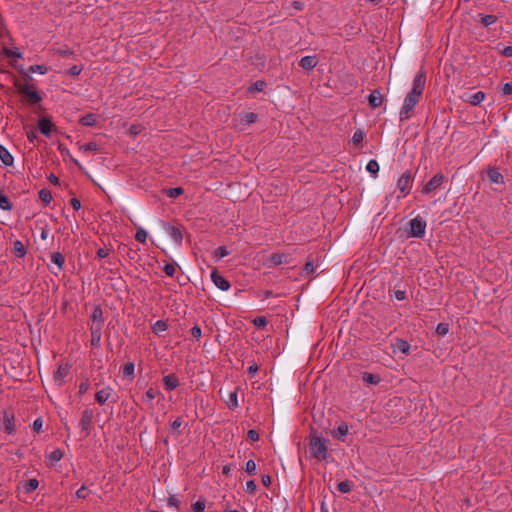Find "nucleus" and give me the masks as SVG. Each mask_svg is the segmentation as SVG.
Here are the masks:
<instances>
[{
	"instance_id": "nucleus-1",
	"label": "nucleus",
	"mask_w": 512,
	"mask_h": 512,
	"mask_svg": "<svg viewBox=\"0 0 512 512\" xmlns=\"http://www.w3.org/2000/svg\"><path fill=\"white\" fill-rule=\"evenodd\" d=\"M426 85V73L423 69L415 75L411 91L405 96L403 105L399 113L400 122L410 119L413 115V109L422 98Z\"/></svg>"
},
{
	"instance_id": "nucleus-2",
	"label": "nucleus",
	"mask_w": 512,
	"mask_h": 512,
	"mask_svg": "<svg viewBox=\"0 0 512 512\" xmlns=\"http://www.w3.org/2000/svg\"><path fill=\"white\" fill-rule=\"evenodd\" d=\"M309 450L313 458L327 461L330 458L327 440L320 435H311Z\"/></svg>"
},
{
	"instance_id": "nucleus-3",
	"label": "nucleus",
	"mask_w": 512,
	"mask_h": 512,
	"mask_svg": "<svg viewBox=\"0 0 512 512\" xmlns=\"http://www.w3.org/2000/svg\"><path fill=\"white\" fill-rule=\"evenodd\" d=\"M14 86L17 88L18 92L28 98L29 104H38L42 101V97L39 92L36 90L34 85H29L27 83H23L18 79H15Z\"/></svg>"
},
{
	"instance_id": "nucleus-4",
	"label": "nucleus",
	"mask_w": 512,
	"mask_h": 512,
	"mask_svg": "<svg viewBox=\"0 0 512 512\" xmlns=\"http://www.w3.org/2000/svg\"><path fill=\"white\" fill-rule=\"evenodd\" d=\"M409 235L412 237L422 238L425 234L426 222L417 216L409 221Z\"/></svg>"
},
{
	"instance_id": "nucleus-5",
	"label": "nucleus",
	"mask_w": 512,
	"mask_h": 512,
	"mask_svg": "<svg viewBox=\"0 0 512 512\" xmlns=\"http://www.w3.org/2000/svg\"><path fill=\"white\" fill-rule=\"evenodd\" d=\"M93 417L94 412L90 408H86L82 413L79 425L81 427V432L84 434V437L89 436L91 433Z\"/></svg>"
},
{
	"instance_id": "nucleus-6",
	"label": "nucleus",
	"mask_w": 512,
	"mask_h": 512,
	"mask_svg": "<svg viewBox=\"0 0 512 512\" xmlns=\"http://www.w3.org/2000/svg\"><path fill=\"white\" fill-rule=\"evenodd\" d=\"M445 180V176L442 173L435 174L422 188L423 194H430L432 191L439 188Z\"/></svg>"
},
{
	"instance_id": "nucleus-7",
	"label": "nucleus",
	"mask_w": 512,
	"mask_h": 512,
	"mask_svg": "<svg viewBox=\"0 0 512 512\" xmlns=\"http://www.w3.org/2000/svg\"><path fill=\"white\" fill-rule=\"evenodd\" d=\"M412 182V173L410 170L405 171L397 181V187L406 196L409 193Z\"/></svg>"
},
{
	"instance_id": "nucleus-8",
	"label": "nucleus",
	"mask_w": 512,
	"mask_h": 512,
	"mask_svg": "<svg viewBox=\"0 0 512 512\" xmlns=\"http://www.w3.org/2000/svg\"><path fill=\"white\" fill-rule=\"evenodd\" d=\"M211 280L222 291H227L230 288V283L226 280L218 270L215 268L211 272Z\"/></svg>"
},
{
	"instance_id": "nucleus-9",
	"label": "nucleus",
	"mask_w": 512,
	"mask_h": 512,
	"mask_svg": "<svg viewBox=\"0 0 512 512\" xmlns=\"http://www.w3.org/2000/svg\"><path fill=\"white\" fill-rule=\"evenodd\" d=\"M319 63L318 57L316 55L313 56H304L299 61V65L301 68L305 70H312L314 69Z\"/></svg>"
},
{
	"instance_id": "nucleus-10",
	"label": "nucleus",
	"mask_w": 512,
	"mask_h": 512,
	"mask_svg": "<svg viewBox=\"0 0 512 512\" xmlns=\"http://www.w3.org/2000/svg\"><path fill=\"white\" fill-rule=\"evenodd\" d=\"M369 106L373 109L380 107L383 103V96L379 90H374L368 96Z\"/></svg>"
},
{
	"instance_id": "nucleus-11",
	"label": "nucleus",
	"mask_w": 512,
	"mask_h": 512,
	"mask_svg": "<svg viewBox=\"0 0 512 512\" xmlns=\"http://www.w3.org/2000/svg\"><path fill=\"white\" fill-rule=\"evenodd\" d=\"M101 325L93 324L90 328L91 330V345L93 347H99L101 342Z\"/></svg>"
},
{
	"instance_id": "nucleus-12",
	"label": "nucleus",
	"mask_w": 512,
	"mask_h": 512,
	"mask_svg": "<svg viewBox=\"0 0 512 512\" xmlns=\"http://www.w3.org/2000/svg\"><path fill=\"white\" fill-rule=\"evenodd\" d=\"M53 127H54V124L52 123V121L49 118L44 117V118H40L38 120V128H39L40 132L45 136L50 135Z\"/></svg>"
},
{
	"instance_id": "nucleus-13",
	"label": "nucleus",
	"mask_w": 512,
	"mask_h": 512,
	"mask_svg": "<svg viewBox=\"0 0 512 512\" xmlns=\"http://www.w3.org/2000/svg\"><path fill=\"white\" fill-rule=\"evenodd\" d=\"M113 389L111 387H105L100 391L96 392L95 400L98 404L104 405L106 401L110 398Z\"/></svg>"
},
{
	"instance_id": "nucleus-14",
	"label": "nucleus",
	"mask_w": 512,
	"mask_h": 512,
	"mask_svg": "<svg viewBox=\"0 0 512 512\" xmlns=\"http://www.w3.org/2000/svg\"><path fill=\"white\" fill-rule=\"evenodd\" d=\"M165 389L168 391L174 390L179 386V380L175 374H169L163 377Z\"/></svg>"
},
{
	"instance_id": "nucleus-15",
	"label": "nucleus",
	"mask_w": 512,
	"mask_h": 512,
	"mask_svg": "<svg viewBox=\"0 0 512 512\" xmlns=\"http://www.w3.org/2000/svg\"><path fill=\"white\" fill-rule=\"evenodd\" d=\"M487 176L492 183L500 184L503 183V175L495 167L488 169Z\"/></svg>"
},
{
	"instance_id": "nucleus-16",
	"label": "nucleus",
	"mask_w": 512,
	"mask_h": 512,
	"mask_svg": "<svg viewBox=\"0 0 512 512\" xmlns=\"http://www.w3.org/2000/svg\"><path fill=\"white\" fill-rule=\"evenodd\" d=\"M271 265L279 266L283 263H288V255L285 253H274L269 257Z\"/></svg>"
},
{
	"instance_id": "nucleus-17",
	"label": "nucleus",
	"mask_w": 512,
	"mask_h": 512,
	"mask_svg": "<svg viewBox=\"0 0 512 512\" xmlns=\"http://www.w3.org/2000/svg\"><path fill=\"white\" fill-rule=\"evenodd\" d=\"M12 253L15 257L23 258L27 253L26 246L20 240H16L13 244Z\"/></svg>"
},
{
	"instance_id": "nucleus-18",
	"label": "nucleus",
	"mask_w": 512,
	"mask_h": 512,
	"mask_svg": "<svg viewBox=\"0 0 512 512\" xmlns=\"http://www.w3.org/2000/svg\"><path fill=\"white\" fill-rule=\"evenodd\" d=\"M3 418H4V424H5V431L8 434L13 433L15 431L13 414L5 411Z\"/></svg>"
},
{
	"instance_id": "nucleus-19",
	"label": "nucleus",
	"mask_w": 512,
	"mask_h": 512,
	"mask_svg": "<svg viewBox=\"0 0 512 512\" xmlns=\"http://www.w3.org/2000/svg\"><path fill=\"white\" fill-rule=\"evenodd\" d=\"M0 160L5 166H11L14 160L13 156L3 145H0Z\"/></svg>"
},
{
	"instance_id": "nucleus-20",
	"label": "nucleus",
	"mask_w": 512,
	"mask_h": 512,
	"mask_svg": "<svg viewBox=\"0 0 512 512\" xmlns=\"http://www.w3.org/2000/svg\"><path fill=\"white\" fill-rule=\"evenodd\" d=\"M168 233L170 237L177 243L181 244L183 240L182 231L179 227L176 226H169L168 227Z\"/></svg>"
},
{
	"instance_id": "nucleus-21",
	"label": "nucleus",
	"mask_w": 512,
	"mask_h": 512,
	"mask_svg": "<svg viewBox=\"0 0 512 512\" xmlns=\"http://www.w3.org/2000/svg\"><path fill=\"white\" fill-rule=\"evenodd\" d=\"M69 368L67 365H60L54 373V380L59 382V385L63 383L64 378L67 376Z\"/></svg>"
},
{
	"instance_id": "nucleus-22",
	"label": "nucleus",
	"mask_w": 512,
	"mask_h": 512,
	"mask_svg": "<svg viewBox=\"0 0 512 512\" xmlns=\"http://www.w3.org/2000/svg\"><path fill=\"white\" fill-rule=\"evenodd\" d=\"M348 431H349L348 425L346 423H341L337 427V429L332 431V436L339 440H343V438L348 434Z\"/></svg>"
},
{
	"instance_id": "nucleus-23",
	"label": "nucleus",
	"mask_w": 512,
	"mask_h": 512,
	"mask_svg": "<svg viewBox=\"0 0 512 512\" xmlns=\"http://www.w3.org/2000/svg\"><path fill=\"white\" fill-rule=\"evenodd\" d=\"M91 320L93 321V324H99L103 325V311L100 306H95L91 315Z\"/></svg>"
},
{
	"instance_id": "nucleus-24",
	"label": "nucleus",
	"mask_w": 512,
	"mask_h": 512,
	"mask_svg": "<svg viewBox=\"0 0 512 512\" xmlns=\"http://www.w3.org/2000/svg\"><path fill=\"white\" fill-rule=\"evenodd\" d=\"M51 261L57 265L58 272L63 270L64 263H65V257L60 252H53L51 254Z\"/></svg>"
},
{
	"instance_id": "nucleus-25",
	"label": "nucleus",
	"mask_w": 512,
	"mask_h": 512,
	"mask_svg": "<svg viewBox=\"0 0 512 512\" xmlns=\"http://www.w3.org/2000/svg\"><path fill=\"white\" fill-rule=\"evenodd\" d=\"M362 380L368 384L377 385L380 383L381 378L379 375L372 374L369 372H363L362 373Z\"/></svg>"
},
{
	"instance_id": "nucleus-26",
	"label": "nucleus",
	"mask_w": 512,
	"mask_h": 512,
	"mask_svg": "<svg viewBox=\"0 0 512 512\" xmlns=\"http://www.w3.org/2000/svg\"><path fill=\"white\" fill-rule=\"evenodd\" d=\"M39 486V481L35 478L29 479L22 484V488L26 493L35 491Z\"/></svg>"
},
{
	"instance_id": "nucleus-27",
	"label": "nucleus",
	"mask_w": 512,
	"mask_h": 512,
	"mask_svg": "<svg viewBox=\"0 0 512 512\" xmlns=\"http://www.w3.org/2000/svg\"><path fill=\"white\" fill-rule=\"evenodd\" d=\"M79 123L83 126H94L96 124V116L92 113L86 114L79 119Z\"/></svg>"
},
{
	"instance_id": "nucleus-28",
	"label": "nucleus",
	"mask_w": 512,
	"mask_h": 512,
	"mask_svg": "<svg viewBox=\"0 0 512 512\" xmlns=\"http://www.w3.org/2000/svg\"><path fill=\"white\" fill-rule=\"evenodd\" d=\"M237 391L238 388H236L233 392H230L228 396L227 406L231 410H234L238 407Z\"/></svg>"
},
{
	"instance_id": "nucleus-29",
	"label": "nucleus",
	"mask_w": 512,
	"mask_h": 512,
	"mask_svg": "<svg viewBox=\"0 0 512 512\" xmlns=\"http://www.w3.org/2000/svg\"><path fill=\"white\" fill-rule=\"evenodd\" d=\"M395 348L404 354H408L410 350V344L403 339H397L395 343Z\"/></svg>"
},
{
	"instance_id": "nucleus-30",
	"label": "nucleus",
	"mask_w": 512,
	"mask_h": 512,
	"mask_svg": "<svg viewBox=\"0 0 512 512\" xmlns=\"http://www.w3.org/2000/svg\"><path fill=\"white\" fill-rule=\"evenodd\" d=\"M0 208L2 210H11L12 209V203L10 199L3 193V191L0 189Z\"/></svg>"
},
{
	"instance_id": "nucleus-31",
	"label": "nucleus",
	"mask_w": 512,
	"mask_h": 512,
	"mask_svg": "<svg viewBox=\"0 0 512 512\" xmlns=\"http://www.w3.org/2000/svg\"><path fill=\"white\" fill-rule=\"evenodd\" d=\"M485 98V93L478 91L469 97V103L476 106L479 105Z\"/></svg>"
},
{
	"instance_id": "nucleus-32",
	"label": "nucleus",
	"mask_w": 512,
	"mask_h": 512,
	"mask_svg": "<svg viewBox=\"0 0 512 512\" xmlns=\"http://www.w3.org/2000/svg\"><path fill=\"white\" fill-rule=\"evenodd\" d=\"M168 328V325L165 321L163 320H158L156 321L153 326H152V330L155 334H159L163 331H166Z\"/></svg>"
},
{
	"instance_id": "nucleus-33",
	"label": "nucleus",
	"mask_w": 512,
	"mask_h": 512,
	"mask_svg": "<svg viewBox=\"0 0 512 512\" xmlns=\"http://www.w3.org/2000/svg\"><path fill=\"white\" fill-rule=\"evenodd\" d=\"M497 21V17L495 15L489 14V15H482L480 22L483 26L488 27L492 24H494Z\"/></svg>"
},
{
	"instance_id": "nucleus-34",
	"label": "nucleus",
	"mask_w": 512,
	"mask_h": 512,
	"mask_svg": "<svg viewBox=\"0 0 512 512\" xmlns=\"http://www.w3.org/2000/svg\"><path fill=\"white\" fill-rule=\"evenodd\" d=\"M135 365L132 362H128L123 367V375L128 378H134Z\"/></svg>"
},
{
	"instance_id": "nucleus-35",
	"label": "nucleus",
	"mask_w": 512,
	"mask_h": 512,
	"mask_svg": "<svg viewBox=\"0 0 512 512\" xmlns=\"http://www.w3.org/2000/svg\"><path fill=\"white\" fill-rule=\"evenodd\" d=\"M337 489L341 493H349L352 489V483L349 480H344L337 485Z\"/></svg>"
},
{
	"instance_id": "nucleus-36",
	"label": "nucleus",
	"mask_w": 512,
	"mask_h": 512,
	"mask_svg": "<svg viewBox=\"0 0 512 512\" xmlns=\"http://www.w3.org/2000/svg\"><path fill=\"white\" fill-rule=\"evenodd\" d=\"M39 198L45 204H49L52 200V194L48 189H41L39 191Z\"/></svg>"
},
{
	"instance_id": "nucleus-37",
	"label": "nucleus",
	"mask_w": 512,
	"mask_h": 512,
	"mask_svg": "<svg viewBox=\"0 0 512 512\" xmlns=\"http://www.w3.org/2000/svg\"><path fill=\"white\" fill-rule=\"evenodd\" d=\"M257 118H258V116L256 113L248 112V113H244V115L241 117V121L251 124V123H255L257 121Z\"/></svg>"
},
{
	"instance_id": "nucleus-38",
	"label": "nucleus",
	"mask_w": 512,
	"mask_h": 512,
	"mask_svg": "<svg viewBox=\"0 0 512 512\" xmlns=\"http://www.w3.org/2000/svg\"><path fill=\"white\" fill-rule=\"evenodd\" d=\"M63 456H64L63 451L58 448L50 453L49 459L51 460V462H58L63 458Z\"/></svg>"
},
{
	"instance_id": "nucleus-39",
	"label": "nucleus",
	"mask_w": 512,
	"mask_h": 512,
	"mask_svg": "<svg viewBox=\"0 0 512 512\" xmlns=\"http://www.w3.org/2000/svg\"><path fill=\"white\" fill-rule=\"evenodd\" d=\"M56 53L59 55V56H62V57H70V56H73L74 55V52L73 50H71L69 47L67 46H64V47H61V48H58L56 50Z\"/></svg>"
},
{
	"instance_id": "nucleus-40",
	"label": "nucleus",
	"mask_w": 512,
	"mask_h": 512,
	"mask_svg": "<svg viewBox=\"0 0 512 512\" xmlns=\"http://www.w3.org/2000/svg\"><path fill=\"white\" fill-rule=\"evenodd\" d=\"M166 194H167V196H169L171 198H176V197L180 196L181 194H183V188H181V187L170 188V189L166 190Z\"/></svg>"
},
{
	"instance_id": "nucleus-41",
	"label": "nucleus",
	"mask_w": 512,
	"mask_h": 512,
	"mask_svg": "<svg viewBox=\"0 0 512 512\" xmlns=\"http://www.w3.org/2000/svg\"><path fill=\"white\" fill-rule=\"evenodd\" d=\"M367 171L376 174L379 171V164L376 160H370L366 166Z\"/></svg>"
},
{
	"instance_id": "nucleus-42",
	"label": "nucleus",
	"mask_w": 512,
	"mask_h": 512,
	"mask_svg": "<svg viewBox=\"0 0 512 512\" xmlns=\"http://www.w3.org/2000/svg\"><path fill=\"white\" fill-rule=\"evenodd\" d=\"M135 239L141 243H145L147 239V232L143 228H138L135 234Z\"/></svg>"
},
{
	"instance_id": "nucleus-43",
	"label": "nucleus",
	"mask_w": 512,
	"mask_h": 512,
	"mask_svg": "<svg viewBox=\"0 0 512 512\" xmlns=\"http://www.w3.org/2000/svg\"><path fill=\"white\" fill-rule=\"evenodd\" d=\"M449 332V324L439 323L436 327V333L440 336H444Z\"/></svg>"
},
{
	"instance_id": "nucleus-44",
	"label": "nucleus",
	"mask_w": 512,
	"mask_h": 512,
	"mask_svg": "<svg viewBox=\"0 0 512 512\" xmlns=\"http://www.w3.org/2000/svg\"><path fill=\"white\" fill-rule=\"evenodd\" d=\"M83 152L97 151L98 144L96 142H89L80 147Z\"/></svg>"
},
{
	"instance_id": "nucleus-45",
	"label": "nucleus",
	"mask_w": 512,
	"mask_h": 512,
	"mask_svg": "<svg viewBox=\"0 0 512 512\" xmlns=\"http://www.w3.org/2000/svg\"><path fill=\"white\" fill-rule=\"evenodd\" d=\"M89 491L85 485H82L77 491H76V497L78 499H86L88 497Z\"/></svg>"
},
{
	"instance_id": "nucleus-46",
	"label": "nucleus",
	"mask_w": 512,
	"mask_h": 512,
	"mask_svg": "<svg viewBox=\"0 0 512 512\" xmlns=\"http://www.w3.org/2000/svg\"><path fill=\"white\" fill-rule=\"evenodd\" d=\"M364 133L362 130H356L352 136V142L356 145L360 144L363 141Z\"/></svg>"
},
{
	"instance_id": "nucleus-47",
	"label": "nucleus",
	"mask_w": 512,
	"mask_h": 512,
	"mask_svg": "<svg viewBox=\"0 0 512 512\" xmlns=\"http://www.w3.org/2000/svg\"><path fill=\"white\" fill-rule=\"evenodd\" d=\"M47 71H48L47 67L43 66V65H33V66L29 67V72H32V73L37 72L40 74H45Z\"/></svg>"
},
{
	"instance_id": "nucleus-48",
	"label": "nucleus",
	"mask_w": 512,
	"mask_h": 512,
	"mask_svg": "<svg viewBox=\"0 0 512 512\" xmlns=\"http://www.w3.org/2000/svg\"><path fill=\"white\" fill-rule=\"evenodd\" d=\"M246 472L250 475L256 474V463L253 460H248L246 462Z\"/></svg>"
},
{
	"instance_id": "nucleus-49",
	"label": "nucleus",
	"mask_w": 512,
	"mask_h": 512,
	"mask_svg": "<svg viewBox=\"0 0 512 512\" xmlns=\"http://www.w3.org/2000/svg\"><path fill=\"white\" fill-rule=\"evenodd\" d=\"M163 271L165 272V274L167 276L172 277L175 274V271H176L175 265L171 264V263H167V264L164 265Z\"/></svg>"
},
{
	"instance_id": "nucleus-50",
	"label": "nucleus",
	"mask_w": 512,
	"mask_h": 512,
	"mask_svg": "<svg viewBox=\"0 0 512 512\" xmlns=\"http://www.w3.org/2000/svg\"><path fill=\"white\" fill-rule=\"evenodd\" d=\"M193 512H204L205 510V501L203 500H198L196 501L193 506Z\"/></svg>"
},
{
	"instance_id": "nucleus-51",
	"label": "nucleus",
	"mask_w": 512,
	"mask_h": 512,
	"mask_svg": "<svg viewBox=\"0 0 512 512\" xmlns=\"http://www.w3.org/2000/svg\"><path fill=\"white\" fill-rule=\"evenodd\" d=\"M83 70V66H79V65H74L72 66L69 70H68V74L70 76H78Z\"/></svg>"
},
{
	"instance_id": "nucleus-52",
	"label": "nucleus",
	"mask_w": 512,
	"mask_h": 512,
	"mask_svg": "<svg viewBox=\"0 0 512 512\" xmlns=\"http://www.w3.org/2000/svg\"><path fill=\"white\" fill-rule=\"evenodd\" d=\"M229 253L227 251V248L225 246H220L215 251V256L219 258H223L227 256Z\"/></svg>"
},
{
	"instance_id": "nucleus-53",
	"label": "nucleus",
	"mask_w": 512,
	"mask_h": 512,
	"mask_svg": "<svg viewBox=\"0 0 512 512\" xmlns=\"http://www.w3.org/2000/svg\"><path fill=\"white\" fill-rule=\"evenodd\" d=\"M253 323L257 327H265L267 325V319L264 316H260L255 318Z\"/></svg>"
},
{
	"instance_id": "nucleus-54",
	"label": "nucleus",
	"mask_w": 512,
	"mask_h": 512,
	"mask_svg": "<svg viewBox=\"0 0 512 512\" xmlns=\"http://www.w3.org/2000/svg\"><path fill=\"white\" fill-rule=\"evenodd\" d=\"M246 492L250 494H254L256 492V483L254 480H249L246 482Z\"/></svg>"
},
{
	"instance_id": "nucleus-55",
	"label": "nucleus",
	"mask_w": 512,
	"mask_h": 512,
	"mask_svg": "<svg viewBox=\"0 0 512 512\" xmlns=\"http://www.w3.org/2000/svg\"><path fill=\"white\" fill-rule=\"evenodd\" d=\"M191 335L196 338V339H199L201 336H202V330L200 328V326L198 325H194L192 328H191Z\"/></svg>"
},
{
	"instance_id": "nucleus-56",
	"label": "nucleus",
	"mask_w": 512,
	"mask_h": 512,
	"mask_svg": "<svg viewBox=\"0 0 512 512\" xmlns=\"http://www.w3.org/2000/svg\"><path fill=\"white\" fill-rule=\"evenodd\" d=\"M315 268L316 266L313 261H308L304 266V271L306 274H311L315 271Z\"/></svg>"
},
{
	"instance_id": "nucleus-57",
	"label": "nucleus",
	"mask_w": 512,
	"mask_h": 512,
	"mask_svg": "<svg viewBox=\"0 0 512 512\" xmlns=\"http://www.w3.org/2000/svg\"><path fill=\"white\" fill-rule=\"evenodd\" d=\"M180 503V500L174 495L170 496L168 499L169 506L179 508Z\"/></svg>"
},
{
	"instance_id": "nucleus-58",
	"label": "nucleus",
	"mask_w": 512,
	"mask_h": 512,
	"mask_svg": "<svg viewBox=\"0 0 512 512\" xmlns=\"http://www.w3.org/2000/svg\"><path fill=\"white\" fill-rule=\"evenodd\" d=\"M88 389H89V382H88V380L81 382L80 385H79V394L80 395L85 394L88 391Z\"/></svg>"
},
{
	"instance_id": "nucleus-59",
	"label": "nucleus",
	"mask_w": 512,
	"mask_h": 512,
	"mask_svg": "<svg viewBox=\"0 0 512 512\" xmlns=\"http://www.w3.org/2000/svg\"><path fill=\"white\" fill-rule=\"evenodd\" d=\"M503 95L509 96L512 95V82L504 84L502 88Z\"/></svg>"
},
{
	"instance_id": "nucleus-60",
	"label": "nucleus",
	"mask_w": 512,
	"mask_h": 512,
	"mask_svg": "<svg viewBox=\"0 0 512 512\" xmlns=\"http://www.w3.org/2000/svg\"><path fill=\"white\" fill-rule=\"evenodd\" d=\"M42 425H43V422H42L41 418H37V419H36V420H34V422H33V425H32L33 430H34L35 432H40V431H41V429H42Z\"/></svg>"
},
{
	"instance_id": "nucleus-61",
	"label": "nucleus",
	"mask_w": 512,
	"mask_h": 512,
	"mask_svg": "<svg viewBox=\"0 0 512 512\" xmlns=\"http://www.w3.org/2000/svg\"><path fill=\"white\" fill-rule=\"evenodd\" d=\"M157 394L158 392L156 390H154L153 388H149L145 396L151 402L156 397Z\"/></svg>"
},
{
	"instance_id": "nucleus-62",
	"label": "nucleus",
	"mask_w": 512,
	"mask_h": 512,
	"mask_svg": "<svg viewBox=\"0 0 512 512\" xmlns=\"http://www.w3.org/2000/svg\"><path fill=\"white\" fill-rule=\"evenodd\" d=\"M247 436L252 441L259 440V433L256 430H254V429L249 430L248 433H247Z\"/></svg>"
},
{
	"instance_id": "nucleus-63",
	"label": "nucleus",
	"mask_w": 512,
	"mask_h": 512,
	"mask_svg": "<svg viewBox=\"0 0 512 512\" xmlns=\"http://www.w3.org/2000/svg\"><path fill=\"white\" fill-rule=\"evenodd\" d=\"M265 85L266 83L264 81H257L250 90L262 91Z\"/></svg>"
},
{
	"instance_id": "nucleus-64",
	"label": "nucleus",
	"mask_w": 512,
	"mask_h": 512,
	"mask_svg": "<svg viewBox=\"0 0 512 512\" xmlns=\"http://www.w3.org/2000/svg\"><path fill=\"white\" fill-rule=\"evenodd\" d=\"M501 54L504 57H512V46H506L502 51Z\"/></svg>"
}]
</instances>
